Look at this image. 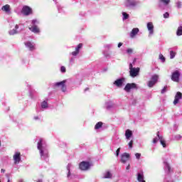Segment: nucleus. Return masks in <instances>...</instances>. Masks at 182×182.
Wrapping results in <instances>:
<instances>
[{
	"instance_id": "f257e3e1",
	"label": "nucleus",
	"mask_w": 182,
	"mask_h": 182,
	"mask_svg": "<svg viewBox=\"0 0 182 182\" xmlns=\"http://www.w3.org/2000/svg\"><path fill=\"white\" fill-rule=\"evenodd\" d=\"M92 166H93L92 162L82 161L79 164V168H80V170H82L83 171H86L89 170V168H90V167H92Z\"/></svg>"
},
{
	"instance_id": "f03ea898",
	"label": "nucleus",
	"mask_w": 182,
	"mask_h": 182,
	"mask_svg": "<svg viewBox=\"0 0 182 182\" xmlns=\"http://www.w3.org/2000/svg\"><path fill=\"white\" fill-rule=\"evenodd\" d=\"M21 14H23L24 16H29V15L33 14V10L28 6H23L21 9Z\"/></svg>"
},
{
	"instance_id": "7ed1b4c3",
	"label": "nucleus",
	"mask_w": 182,
	"mask_h": 182,
	"mask_svg": "<svg viewBox=\"0 0 182 182\" xmlns=\"http://www.w3.org/2000/svg\"><path fill=\"white\" fill-rule=\"evenodd\" d=\"M181 75V74L180 73V71L175 70L174 72L172 73L171 75V79L173 82H176V83H178V82H180Z\"/></svg>"
},
{
	"instance_id": "20e7f679",
	"label": "nucleus",
	"mask_w": 182,
	"mask_h": 182,
	"mask_svg": "<svg viewBox=\"0 0 182 182\" xmlns=\"http://www.w3.org/2000/svg\"><path fill=\"white\" fill-rule=\"evenodd\" d=\"M54 86L55 87H61L62 92H66V80H64L61 82H55L54 84Z\"/></svg>"
},
{
	"instance_id": "39448f33",
	"label": "nucleus",
	"mask_w": 182,
	"mask_h": 182,
	"mask_svg": "<svg viewBox=\"0 0 182 182\" xmlns=\"http://www.w3.org/2000/svg\"><path fill=\"white\" fill-rule=\"evenodd\" d=\"M159 80V75H154L151 77V80L148 82V86L149 87H153L156 83H157V81Z\"/></svg>"
},
{
	"instance_id": "423d86ee",
	"label": "nucleus",
	"mask_w": 182,
	"mask_h": 182,
	"mask_svg": "<svg viewBox=\"0 0 182 182\" xmlns=\"http://www.w3.org/2000/svg\"><path fill=\"white\" fill-rule=\"evenodd\" d=\"M139 73H140V68H135L129 70L131 77H136V76H139Z\"/></svg>"
},
{
	"instance_id": "0eeeda50",
	"label": "nucleus",
	"mask_w": 182,
	"mask_h": 182,
	"mask_svg": "<svg viewBox=\"0 0 182 182\" xmlns=\"http://www.w3.org/2000/svg\"><path fill=\"white\" fill-rule=\"evenodd\" d=\"M137 88V85H136V83H127L126 85V86L124 88V90H125V92H130V90H132V89H136Z\"/></svg>"
},
{
	"instance_id": "6e6552de",
	"label": "nucleus",
	"mask_w": 182,
	"mask_h": 182,
	"mask_svg": "<svg viewBox=\"0 0 182 182\" xmlns=\"http://www.w3.org/2000/svg\"><path fill=\"white\" fill-rule=\"evenodd\" d=\"M14 164H19L21 162V152H16L13 156Z\"/></svg>"
},
{
	"instance_id": "1a4fd4ad",
	"label": "nucleus",
	"mask_w": 182,
	"mask_h": 182,
	"mask_svg": "<svg viewBox=\"0 0 182 182\" xmlns=\"http://www.w3.org/2000/svg\"><path fill=\"white\" fill-rule=\"evenodd\" d=\"M126 79L124 77L117 79L114 82V85L117 86V87H122L123 86V83H124V81Z\"/></svg>"
},
{
	"instance_id": "9d476101",
	"label": "nucleus",
	"mask_w": 182,
	"mask_h": 182,
	"mask_svg": "<svg viewBox=\"0 0 182 182\" xmlns=\"http://www.w3.org/2000/svg\"><path fill=\"white\" fill-rule=\"evenodd\" d=\"M129 159L130 154L124 153L121 156V161L124 164L127 161H129Z\"/></svg>"
},
{
	"instance_id": "9b49d317",
	"label": "nucleus",
	"mask_w": 182,
	"mask_h": 182,
	"mask_svg": "<svg viewBox=\"0 0 182 182\" xmlns=\"http://www.w3.org/2000/svg\"><path fill=\"white\" fill-rule=\"evenodd\" d=\"M82 48H83V44H78L77 46L75 48V50L72 52L73 56H77V55H79V51L80 50V49H82Z\"/></svg>"
},
{
	"instance_id": "f8f14e48",
	"label": "nucleus",
	"mask_w": 182,
	"mask_h": 182,
	"mask_svg": "<svg viewBox=\"0 0 182 182\" xmlns=\"http://www.w3.org/2000/svg\"><path fill=\"white\" fill-rule=\"evenodd\" d=\"M180 99H182V94L180 92H178L175 95V99L173 100V105H176L180 101Z\"/></svg>"
},
{
	"instance_id": "ddd939ff",
	"label": "nucleus",
	"mask_w": 182,
	"mask_h": 182,
	"mask_svg": "<svg viewBox=\"0 0 182 182\" xmlns=\"http://www.w3.org/2000/svg\"><path fill=\"white\" fill-rule=\"evenodd\" d=\"M170 4V0H159L158 5L159 8H162L163 5H165V6H167Z\"/></svg>"
},
{
	"instance_id": "4468645a",
	"label": "nucleus",
	"mask_w": 182,
	"mask_h": 182,
	"mask_svg": "<svg viewBox=\"0 0 182 182\" xmlns=\"http://www.w3.org/2000/svg\"><path fill=\"white\" fill-rule=\"evenodd\" d=\"M42 141H43V140H42V139H41L39 140V141L38 142L37 148H38V150H39V151H40L41 156L43 157V149H42Z\"/></svg>"
},
{
	"instance_id": "2eb2a0df",
	"label": "nucleus",
	"mask_w": 182,
	"mask_h": 182,
	"mask_svg": "<svg viewBox=\"0 0 182 182\" xmlns=\"http://www.w3.org/2000/svg\"><path fill=\"white\" fill-rule=\"evenodd\" d=\"M28 29L31 31L33 32V33H39L41 31L39 30V28L37 27V26H32L31 27H29Z\"/></svg>"
},
{
	"instance_id": "dca6fc26",
	"label": "nucleus",
	"mask_w": 182,
	"mask_h": 182,
	"mask_svg": "<svg viewBox=\"0 0 182 182\" xmlns=\"http://www.w3.org/2000/svg\"><path fill=\"white\" fill-rule=\"evenodd\" d=\"M1 11L6 12V14H9V12H11V6H9V4H6L3 6L1 8Z\"/></svg>"
},
{
	"instance_id": "f3484780",
	"label": "nucleus",
	"mask_w": 182,
	"mask_h": 182,
	"mask_svg": "<svg viewBox=\"0 0 182 182\" xmlns=\"http://www.w3.org/2000/svg\"><path fill=\"white\" fill-rule=\"evenodd\" d=\"M137 5V1L134 0H128L127 1V6H136Z\"/></svg>"
},
{
	"instance_id": "a211bd4d",
	"label": "nucleus",
	"mask_w": 182,
	"mask_h": 182,
	"mask_svg": "<svg viewBox=\"0 0 182 182\" xmlns=\"http://www.w3.org/2000/svg\"><path fill=\"white\" fill-rule=\"evenodd\" d=\"M137 33H139V28H134L132 29V31L130 33V37L134 38L136 36V35H137Z\"/></svg>"
},
{
	"instance_id": "6ab92c4d",
	"label": "nucleus",
	"mask_w": 182,
	"mask_h": 182,
	"mask_svg": "<svg viewBox=\"0 0 182 182\" xmlns=\"http://www.w3.org/2000/svg\"><path fill=\"white\" fill-rule=\"evenodd\" d=\"M147 28L149 31V34L153 35V32H154V26H153V23H148Z\"/></svg>"
},
{
	"instance_id": "aec40b11",
	"label": "nucleus",
	"mask_w": 182,
	"mask_h": 182,
	"mask_svg": "<svg viewBox=\"0 0 182 182\" xmlns=\"http://www.w3.org/2000/svg\"><path fill=\"white\" fill-rule=\"evenodd\" d=\"M132 136H133V133L132 132V131L130 129H127L125 132L126 139H127L129 140V139H130V137H132Z\"/></svg>"
},
{
	"instance_id": "412c9836",
	"label": "nucleus",
	"mask_w": 182,
	"mask_h": 182,
	"mask_svg": "<svg viewBox=\"0 0 182 182\" xmlns=\"http://www.w3.org/2000/svg\"><path fill=\"white\" fill-rule=\"evenodd\" d=\"M137 180L139 182L145 181H144V175H143V173H137Z\"/></svg>"
},
{
	"instance_id": "4be33fe9",
	"label": "nucleus",
	"mask_w": 182,
	"mask_h": 182,
	"mask_svg": "<svg viewBox=\"0 0 182 182\" xmlns=\"http://www.w3.org/2000/svg\"><path fill=\"white\" fill-rule=\"evenodd\" d=\"M103 127V122H97L95 126V130H99V129H102V127Z\"/></svg>"
},
{
	"instance_id": "5701e85b",
	"label": "nucleus",
	"mask_w": 182,
	"mask_h": 182,
	"mask_svg": "<svg viewBox=\"0 0 182 182\" xmlns=\"http://www.w3.org/2000/svg\"><path fill=\"white\" fill-rule=\"evenodd\" d=\"M25 45L27 46V48H30V50H33L35 49V46H33V44H32L31 42H28L25 43Z\"/></svg>"
},
{
	"instance_id": "b1692460",
	"label": "nucleus",
	"mask_w": 182,
	"mask_h": 182,
	"mask_svg": "<svg viewBox=\"0 0 182 182\" xmlns=\"http://www.w3.org/2000/svg\"><path fill=\"white\" fill-rule=\"evenodd\" d=\"M176 35L178 36H181V35H182V26H180V27L178 28Z\"/></svg>"
},
{
	"instance_id": "393cba45",
	"label": "nucleus",
	"mask_w": 182,
	"mask_h": 182,
	"mask_svg": "<svg viewBox=\"0 0 182 182\" xmlns=\"http://www.w3.org/2000/svg\"><path fill=\"white\" fill-rule=\"evenodd\" d=\"M165 168H167L168 173L171 171V166L167 162H165Z\"/></svg>"
},
{
	"instance_id": "a878e982",
	"label": "nucleus",
	"mask_w": 182,
	"mask_h": 182,
	"mask_svg": "<svg viewBox=\"0 0 182 182\" xmlns=\"http://www.w3.org/2000/svg\"><path fill=\"white\" fill-rule=\"evenodd\" d=\"M159 140H160V143L163 146V147H166V141H164V139H163V137H159Z\"/></svg>"
},
{
	"instance_id": "bb28decb",
	"label": "nucleus",
	"mask_w": 182,
	"mask_h": 182,
	"mask_svg": "<svg viewBox=\"0 0 182 182\" xmlns=\"http://www.w3.org/2000/svg\"><path fill=\"white\" fill-rule=\"evenodd\" d=\"M104 178H112V174L110 171H107L105 175L104 176Z\"/></svg>"
},
{
	"instance_id": "cd10ccee",
	"label": "nucleus",
	"mask_w": 182,
	"mask_h": 182,
	"mask_svg": "<svg viewBox=\"0 0 182 182\" xmlns=\"http://www.w3.org/2000/svg\"><path fill=\"white\" fill-rule=\"evenodd\" d=\"M174 58H176V52L170 51V59H174Z\"/></svg>"
},
{
	"instance_id": "c85d7f7f",
	"label": "nucleus",
	"mask_w": 182,
	"mask_h": 182,
	"mask_svg": "<svg viewBox=\"0 0 182 182\" xmlns=\"http://www.w3.org/2000/svg\"><path fill=\"white\" fill-rule=\"evenodd\" d=\"M42 109H46L48 107V102L46 101H43L41 104Z\"/></svg>"
},
{
	"instance_id": "c756f323",
	"label": "nucleus",
	"mask_w": 182,
	"mask_h": 182,
	"mask_svg": "<svg viewBox=\"0 0 182 182\" xmlns=\"http://www.w3.org/2000/svg\"><path fill=\"white\" fill-rule=\"evenodd\" d=\"M122 15H123V19H129V14L126 12H123L122 13Z\"/></svg>"
},
{
	"instance_id": "7c9ffc66",
	"label": "nucleus",
	"mask_w": 182,
	"mask_h": 182,
	"mask_svg": "<svg viewBox=\"0 0 182 182\" xmlns=\"http://www.w3.org/2000/svg\"><path fill=\"white\" fill-rule=\"evenodd\" d=\"M159 59H161L162 62H166V58H164V55H163L162 54L159 55Z\"/></svg>"
},
{
	"instance_id": "2f4dec72",
	"label": "nucleus",
	"mask_w": 182,
	"mask_h": 182,
	"mask_svg": "<svg viewBox=\"0 0 182 182\" xmlns=\"http://www.w3.org/2000/svg\"><path fill=\"white\" fill-rule=\"evenodd\" d=\"M167 92V86H165L161 91V93L163 95Z\"/></svg>"
},
{
	"instance_id": "473e14b6",
	"label": "nucleus",
	"mask_w": 182,
	"mask_h": 182,
	"mask_svg": "<svg viewBox=\"0 0 182 182\" xmlns=\"http://www.w3.org/2000/svg\"><path fill=\"white\" fill-rule=\"evenodd\" d=\"M135 156L137 160H140V157H141V154L136 153L135 154Z\"/></svg>"
},
{
	"instance_id": "72a5a7b5",
	"label": "nucleus",
	"mask_w": 182,
	"mask_h": 182,
	"mask_svg": "<svg viewBox=\"0 0 182 182\" xmlns=\"http://www.w3.org/2000/svg\"><path fill=\"white\" fill-rule=\"evenodd\" d=\"M60 71L63 73H65L66 72V68H65V66H61L60 68Z\"/></svg>"
},
{
	"instance_id": "f704fd0d",
	"label": "nucleus",
	"mask_w": 182,
	"mask_h": 182,
	"mask_svg": "<svg viewBox=\"0 0 182 182\" xmlns=\"http://www.w3.org/2000/svg\"><path fill=\"white\" fill-rule=\"evenodd\" d=\"M128 145H129V149H132L133 148V140H131L129 142Z\"/></svg>"
},
{
	"instance_id": "c9c22d12",
	"label": "nucleus",
	"mask_w": 182,
	"mask_h": 182,
	"mask_svg": "<svg viewBox=\"0 0 182 182\" xmlns=\"http://www.w3.org/2000/svg\"><path fill=\"white\" fill-rule=\"evenodd\" d=\"M170 16V14H168V12H166L165 14H164V18H169Z\"/></svg>"
},
{
	"instance_id": "e433bc0d",
	"label": "nucleus",
	"mask_w": 182,
	"mask_h": 182,
	"mask_svg": "<svg viewBox=\"0 0 182 182\" xmlns=\"http://www.w3.org/2000/svg\"><path fill=\"white\" fill-rule=\"evenodd\" d=\"M127 53H128L129 55H130L131 53H133V49L132 48H128L127 50Z\"/></svg>"
},
{
	"instance_id": "4c0bfd02",
	"label": "nucleus",
	"mask_w": 182,
	"mask_h": 182,
	"mask_svg": "<svg viewBox=\"0 0 182 182\" xmlns=\"http://www.w3.org/2000/svg\"><path fill=\"white\" fill-rule=\"evenodd\" d=\"M120 149H121V148H118V149H117V151H116V156H117V157H119V153H120Z\"/></svg>"
},
{
	"instance_id": "58836bf2",
	"label": "nucleus",
	"mask_w": 182,
	"mask_h": 182,
	"mask_svg": "<svg viewBox=\"0 0 182 182\" xmlns=\"http://www.w3.org/2000/svg\"><path fill=\"white\" fill-rule=\"evenodd\" d=\"M159 141V139H157V138H154V139H153V141H152V142L154 143V144H156V143H157Z\"/></svg>"
},
{
	"instance_id": "ea45409f",
	"label": "nucleus",
	"mask_w": 182,
	"mask_h": 182,
	"mask_svg": "<svg viewBox=\"0 0 182 182\" xmlns=\"http://www.w3.org/2000/svg\"><path fill=\"white\" fill-rule=\"evenodd\" d=\"M68 173L67 174V177H70V168H68Z\"/></svg>"
},
{
	"instance_id": "a19ab883",
	"label": "nucleus",
	"mask_w": 182,
	"mask_h": 182,
	"mask_svg": "<svg viewBox=\"0 0 182 182\" xmlns=\"http://www.w3.org/2000/svg\"><path fill=\"white\" fill-rule=\"evenodd\" d=\"M135 68H133V64H129V70H132V69H134Z\"/></svg>"
},
{
	"instance_id": "79ce46f5",
	"label": "nucleus",
	"mask_w": 182,
	"mask_h": 182,
	"mask_svg": "<svg viewBox=\"0 0 182 182\" xmlns=\"http://www.w3.org/2000/svg\"><path fill=\"white\" fill-rule=\"evenodd\" d=\"M38 22H39V21H38V19H33L32 21V23H38Z\"/></svg>"
},
{
	"instance_id": "37998d69",
	"label": "nucleus",
	"mask_w": 182,
	"mask_h": 182,
	"mask_svg": "<svg viewBox=\"0 0 182 182\" xmlns=\"http://www.w3.org/2000/svg\"><path fill=\"white\" fill-rule=\"evenodd\" d=\"M156 136H157V137L159 138V140H160V137H163V136H160V132H157Z\"/></svg>"
},
{
	"instance_id": "c03bdc74",
	"label": "nucleus",
	"mask_w": 182,
	"mask_h": 182,
	"mask_svg": "<svg viewBox=\"0 0 182 182\" xmlns=\"http://www.w3.org/2000/svg\"><path fill=\"white\" fill-rule=\"evenodd\" d=\"M177 6H178V8H181V2L178 1L177 3Z\"/></svg>"
},
{
	"instance_id": "a18cd8bd",
	"label": "nucleus",
	"mask_w": 182,
	"mask_h": 182,
	"mask_svg": "<svg viewBox=\"0 0 182 182\" xmlns=\"http://www.w3.org/2000/svg\"><path fill=\"white\" fill-rule=\"evenodd\" d=\"M123 46V43H118V48H120Z\"/></svg>"
},
{
	"instance_id": "49530a36",
	"label": "nucleus",
	"mask_w": 182,
	"mask_h": 182,
	"mask_svg": "<svg viewBox=\"0 0 182 182\" xmlns=\"http://www.w3.org/2000/svg\"><path fill=\"white\" fill-rule=\"evenodd\" d=\"M14 33H12V31L10 32V35H14V33H16V30H14Z\"/></svg>"
},
{
	"instance_id": "de8ad7c7",
	"label": "nucleus",
	"mask_w": 182,
	"mask_h": 182,
	"mask_svg": "<svg viewBox=\"0 0 182 182\" xmlns=\"http://www.w3.org/2000/svg\"><path fill=\"white\" fill-rule=\"evenodd\" d=\"M126 170H130V164L127 166Z\"/></svg>"
},
{
	"instance_id": "09e8293b",
	"label": "nucleus",
	"mask_w": 182,
	"mask_h": 182,
	"mask_svg": "<svg viewBox=\"0 0 182 182\" xmlns=\"http://www.w3.org/2000/svg\"><path fill=\"white\" fill-rule=\"evenodd\" d=\"M18 28H19V26H18V24H16V25L15 26V28H16V29H18Z\"/></svg>"
},
{
	"instance_id": "8fccbe9b",
	"label": "nucleus",
	"mask_w": 182,
	"mask_h": 182,
	"mask_svg": "<svg viewBox=\"0 0 182 182\" xmlns=\"http://www.w3.org/2000/svg\"><path fill=\"white\" fill-rule=\"evenodd\" d=\"M34 119L35 120H38V119H39V117H35Z\"/></svg>"
},
{
	"instance_id": "3c124183",
	"label": "nucleus",
	"mask_w": 182,
	"mask_h": 182,
	"mask_svg": "<svg viewBox=\"0 0 182 182\" xmlns=\"http://www.w3.org/2000/svg\"><path fill=\"white\" fill-rule=\"evenodd\" d=\"M1 173H5V169H1Z\"/></svg>"
},
{
	"instance_id": "603ef678",
	"label": "nucleus",
	"mask_w": 182,
	"mask_h": 182,
	"mask_svg": "<svg viewBox=\"0 0 182 182\" xmlns=\"http://www.w3.org/2000/svg\"><path fill=\"white\" fill-rule=\"evenodd\" d=\"M37 182H42V180H38Z\"/></svg>"
},
{
	"instance_id": "864d4df0",
	"label": "nucleus",
	"mask_w": 182,
	"mask_h": 182,
	"mask_svg": "<svg viewBox=\"0 0 182 182\" xmlns=\"http://www.w3.org/2000/svg\"><path fill=\"white\" fill-rule=\"evenodd\" d=\"M1 141H0V147H1Z\"/></svg>"
},
{
	"instance_id": "5fc2aeb1",
	"label": "nucleus",
	"mask_w": 182,
	"mask_h": 182,
	"mask_svg": "<svg viewBox=\"0 0 182 182\" xmlns=\"http://www.w3.org/2000/svg\"><path fill=\"white\" fill-rule=\"evenodd\" d=\"M7 182H11V181H9V179Z\"/></svg>"
},
{
	"instance_id": "6e6d98bb",
	"label": "nucleus",
	"mask_w": 182,
	"mask_h": 182,
	"mask_svg": "<svg viewBox=\"0 0 182 182\" xmlns=\"http://www.w3.org/2000/svg\"><path fill=\"white\" fill-rule=\"evenodd\" d=\"M141 182H146V181H142Z\"/></svg>"
},
{
	"instance_id": "4d7b16f0",
	"label": "nucleus",
	"mask_w": 182,
	"mask_h": 182,
	"mask_svg": "<svg viewBox=\"0 0 182 182\" xmlns=\"http://www.w3.org/2000/svg\"><path fill=\"white\" fill-rule=\"evenodd\" d=\"M148 23H151V22H149Z\"/></svg>"
}]
</instances>
